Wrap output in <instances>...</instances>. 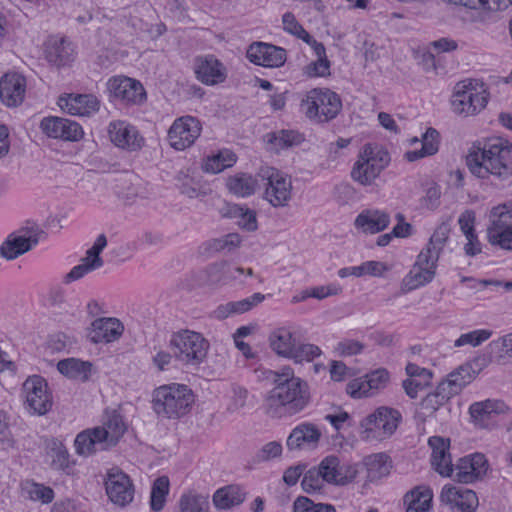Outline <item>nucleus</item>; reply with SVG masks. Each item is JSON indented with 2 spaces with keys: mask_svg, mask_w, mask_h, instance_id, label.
I'll return each instance as SVG.
<instances>
[{
  "mask_svg": "<svg viewBox=\"0 0 512 512\" xmlns=\"http://www.w3.org/2000/svg\"><path fill=\"white\" fill-rule=\"evenodd\" d=\"M269 378L274 387L264 399L266 414L272 418L295 415L304 410L310 402L307 382L295 376L290 366L270 371Z\"/></svg>",
  "mask_w": 512,
  "mask_h": 512,
  "instance_id": "nucleus-1",
  "label": "nucleus"
},
{
  "mask_svg": "<svg viewBox=\"0 0 512 512\" xmlns=\"http://www.w3.org/2000/svg\"><path fill=\"white\" fill-rule=\"evenodd\" d=\"M466 165L478 178L493 175L505 179L512 175V144L502 138L473 143L466 155Z\"/></svg>",
  "mask_w": 512,
  "mask_h": 512,
  "instance_id": "nucleus-2",
  "label": "nucleus"
},
{
  "mask_svg": "<svg viewBox=\"0 0 512 512\" xmlns=\"http://www.w3.org/2000/svg\"><path fill=\"white\" fill-rule=\"evenodd\" d=\"M357 474L358 469L355 464L343 463L339 457L328 455L317 466L304 473L301 486L307 493L320 491L325 484L345 486L352 483Z\"/></svg>",
  "mask_w": 512,
  "mask_h": 512,
  "instance_id": "nucleus-3",
  "label": "nucleus"
},
{
  "mask_svg": "<svg viewBox=\"0 0 512 512\" xmlns=\"http://www.w3.org/2000/svg\"><path fill=\"white\" fill-rule=\"evenodd\" d=\"M193 402L192 390L186 385L176 383L163 385L153 392V409L163 418L177 419L186 415Z\"/></svg>",
  "mask_w": 512,
  "mask_h": 512,
  "instance_id": "nucleus-4",
  "label": "nucleus"
},
{
  "mask_svg": "<svg viewBox=\"0 0 512 512\" xmlns=\"http://www.w3.org/2000/svg\"><path fill=\"white\" fill-rule=\"evenodd\" d=\"M300 107L310 121L323 124L337 117L342 109V101L330 89L315 88L307 92Z\"/></svg>",
  "mask_w": 512,
  "mask_h": 512,
  "instance_id": "nucleus-5",
  "label": "nucleus"
},
{
  "mask_svg": "<svg viewBox=\"0 0 512 512\" xmlns=\"http://www.w3.org/2000/svg\"><path fill=\"white\" fill-rule=\"evenodd\" d=\"M169 347L178 361L199 365L207 356L209 343L200 333L183 330L171 336Z\"/></svg>",
  "mask_w": 512,
  "mask_h": 512,
  "instance_id": "nucleus-6",
  "label": "nucleus"
},
{
  "mask_svg": "<svg viewBox=\"0 0 512 512\" xmlns=\"http://www.w3.org/2000/svg\"><path fill=\"white\" fill-rule=\"evenodd\" d=\"M488 96L483 83L477 80L460 81L452 95V110L458 115H475L486 107Z\"/></svg>",
  "mask_w": 512,
  "mask_h": 512,
  "instance_id": "nucleus-7",
  "label": "nucleus"
},
{
  "mask_svg": "<svg viewBox=\"0 0 512 512\" xmlns=\"http://www.w3.org/2000/svg\"><path fill=\"white\" fill-rule=\"evenodd\" d=\"M486 234L492 246L512 251V200L490 209Z\"/></svg>",
  "mask_w": 512,
  "mask_h": 512,
  "instance_id": "nucleus-8",
  "label": "nucleus"
},
{
  "mask_svg": "<svg viewBox=\"0 0 512 512\" xmlns=\"http://www.w3.org/2000/svg\"><path fill=\"white\" fill-rule=\"evenodd\" d=\"M258 176L266 181L264 198L273 207H285L292 197L291 178L273 167H262Z\"/></svg>",
  "mask_w": 512,
  "mask_h": 512,
  "instance_id": "nucleus-9",
  "label": "nucleus"
},
{
  "mask_svg": "<svg viewBox=\"0 0 512 512\" xmlns=\"http://www.w3.org/2000/svg\"><path fill=\"white\" fill-rule=\"evenodd\" d=\"M388 163L387 152H375L370 146H365L352 168L351 177L361 185H371Z\"/></svg>",
  "mask_w": 512,
  "mask_h": 512,
  "instance_id": "nucleus-10",
  "label": "nucleus"
},
{
  "mask_svg": "<svg viewBox=\"0 0 512 512\" xmlns=\"http://www.w3.org/2000/svg\"><path fill=\"white\" fill-rule=\"evenodd\" d=\"M23 393L26 399L25 403L32 414L43 416L51 410L53 396L43 377L39 375L28 377L23 383Z\"/></svg>",
  "mask_w": 512,
  "mask_h": 512,
  "instance_id": "nucleus-11",
  "label": "nucleus"
},
{
  "mask_svg": "<svg viewBox=\"0 0 512 512\" xmlns=\"http://www.w3.org/2000/svg\"><path fill=\"white\" fill-rule=\"evenodd\" d=\"M389 380V372L385 368H378L348 382L346 392L353 399L372 397L385 389Z\"/></svg>",
  "mask_w": 512,
  "mask_h": 512,
  "instance_id": "nucleus-12",
  "label": "nucleus"
},
{
  "mask_svg": "<svg viewBox=\"0 0 512 512\" xmlns=\"http://www.w3.org/2000/svg\"><path fill=\"white\" fill-rule=\"evenodd\" d=\"M429 251H421L409 273L402 280V290L412 291L430 283L436 274V255Z\"/></svg>",
  "mask_w": 512,
  "mask_h": 512,
  "instance_id": "nucleus-13",
  "label": "nucleus"
},
{
  "mask_svg": "<svg viewBox=\"0 0 512 512\" xmlns=\"http://www.w3.org/2000/svg\"><path fill=\"white\" fill-rule=\"evenodd\" d=\"M111 97L126 105H141L146 100L143 85L135 79L126 76H114L107 82Z\"/></svg>",
  "mask_w": 512,
  "mask_h": 512,
  "instance_id": "nucleus-14",
  "label": "nucleus"
},
{
  "mask_svg": "<svg viewBox=\"0 0 512 512\" xmlns=\"http://www.w3.org/2000/svg\"><path fill=\"white\" fill-rule=\"evenodd\" d=\"M199 120L192 116L177 118L168 130V141L175 150H185L194 144L201 134Z\"/></svg>",
  "mask_w": 512,
  "mask_h": 512,
  "instance_id": "nucleus-15",
  "label": "nucleus"
},
{
  "mask_svg": "<svg viewBox=\"0 0 512 512\" xmlns=\"http://www.w3.org/2000/svg\"><path fill=\"white\" fill-rule=\"evenodd\" d=\"M108 498L120 507H125L133 501L134 485L130 477L119 469H111L105 481Z\"/></svg>",
  "mask_w": 512,
  "mask_h": 512,
  "instance_id": "nucleus-16",
  "label": "nucleus"
},
{
  "mask_svg": "<svg viewBox=\"0 0 512 512\" xmlns=\"http://www.w3.org/2000/svg\"><path fill=\"white\" fill-rule=\"evenodd\" d=\"M45 238L46 233L38 227L27 229L24 235L11 234L1 245L0 254L7 260L16 259Z\"/></svg>",
  "mask_w": 512,
  "mask_h": 512,
  "instance_id": "nucleus-17",
  "label": "nucleus"
},
{
  "mask_svg": "<svg viewBox=\"0 0 512 512\" xmlns=\"http://www.w3.org/2000/svg\"><path fill=\"white\" fill-rule=\"evenodd\" d=\"M401 414L399 411L380 407L374 413L368 415L361 422V427L366 433L378 432L379 437H390L398 427Z\"/></svg>",
  "mask_w": 512,
  "mask_h": 512,
  "instance_id": "nucleus-18",
  "label": "nucleus"
},
{
  "mask_svg": "<svg viewBox=\"0 0 512 512\" xmlns=\"http://www.w3.org/2000/svg\"><path fill=\"white\" fill-rule=\"evenodd\" d=\"M39 127L47 137L63 141H79L84 134L77 122L57 116L43 118Z\"/></svg>",
  "mask_w": 512,
  "mask_h": 512,
  "instance_id": "nucleus-19",
  "label": "nucleus"
},
{
  "mask_svg": "<svg viewBox=\"0 0 512 512\" xmlns=\"http://www.w3.org/2000/svg\"><path fill=\"white\" fill-rule=\"evenodd\" d=\"M440 500L452 512H475L478 507V497L473 490L445 485L440 494Z\"/></svg>",
  "mask_w": 512,
  "mask_h": 512,
  "instance_id": "nucleus-20",
  "label": "nucleus"
},
{
  "mask_svg": "<svg viewBox=\"0 0 512 512\" xmlns=\"http://www.w3.org/2000/svg\"><path fill=\"white\" fill-rule=\"evenodd\" d=\"M108 133L115 146L130 152L141 149L145 142L137 128L126 121L111 122Z\"/></svg>",
  "mask_w": 512,
  "mask_h": 512,
  "instance_id": "nucleus-21",
  "label": "nucleus"
},
{
  "mask_svg": "<svg viewBox=\"0 0 512 512\" xmlns=\"http://www.w3.org/2000/svg\"><path fill=\"white\" fill-rule=\"evenodd\" d=\"M487 470V460L481 453L465 456L454 466L451 477L459 483H472L481 478Z\"/></svg>",
  "mask_w": 512,
  "mask_h": 512,
  "instance_id": "nucleus-22",
  "label": "nucleus"
},
{
  "mask_svg": "<svg viewBox=\"0 0 512 512\" xmlns=\"http://www.w3.org/2000/svg\"><path fill=\"white\" fill-rule=\"evenodd\" d=\"M57 104L62 111L74 116H90L100 109V101L93 94L62 95Z\"/></svg>",
  "mask_w": 512,
  "mask_h": 512,
  "instance_id": "nucleus-23",
  "label": "nucleus"
},
{
  "mask_svg": "<svg viewBox=\"0 0 512 512\" xmlns=\"http://www.w3.org/2000/svg\"><path fill=\"white\" fill-rule=\"evenodd\" d=\"M247 58L256 65L280 67L286 61V51L272 44L256 42L249 46Z\"/></svg>",
  "mask_w": 512,
  "mask_h": 512,
  "instance_id": "nucleus-24",
  "label": "nucleus"
},
{
  "mask_svg": "<svg viewBox=\"0 0 512 512\" xmlns=\"http://www.w3.org/2000/svg\"><path fill=\"white\" fill-rule=\"evenodd\" d=\"M194 69L197 79L208 86L220 84L227 77L226 68L213 55L197 57Z\"/></svg>",
  "mask_w": 512,
  "mask_h": 512,
  "instance_id": "nucleus-25",
  "label": "nucleus"
},
{
  "mask_svg": "<svg viewBox=\"0 0 512 512\" xmlns=\"http://www.w3.org/2000/svg\"><path fill=\"white\" fill-rule=\"evenodd\" d=\"M322 433L313 423H301L290 432L286 446L290 451L314 449L318 446Z\"/></svg>",
  "mask_w": 512,
  "mask_h": 512,
  "instance_id": "nucleus-26",
  "label": "nucleus"
},
{
  "mask_svg": "<svg viewBox=\"0 0 512 512\" xmlns=\"http://www.w3.org/2000/svg\"><path fill=\"white\" fill-rule=\"evenodd\" d=\"M428 444L432 449L430 461L433 469L443 477H451L454 465L449 453L450 441L433 436L429 438Z\"/></svg>",
  "mask_w": 512,
  "mask_h": 512,
  "instance_id": "nucleus-27",
  "label": "nucleus"
},
{
  "mask_svg": "<svg viewBox=\"0 0 512 512\" xmlns=\"http://www.w3.org/2000/svg\"><path fill=\"white\" fill-rule=\"evenodd\" d=\"M26 90V79L18 73H7L0 80V98L8 107L22 103Z\"/></svg>",
  "mask_w": 512,
  "mask_h": 512,
  "instance_id": "nucleus-28",
  "label": "nucleus"
},
{
  "mask_svg": "<svg viewBox=\"0 0 512 512\" xmlns=\"http://www.w3.org/2000/svg\"><path fill=\"white\" fill-rule=\"evenodd\" d=\"M124 326L116 318L95 319L88 332V338L93 343H110L118 340L123 334Z\"/></svg>",
  "mask_w": 512,
  "mask_h": 512,
  "instance_id": "nucleus-29",
  "label": "nucleus"
},
{
  "mask_svg": "<svg viewBox=\"0 0 512 512\" xmlns=\"http://www.w3.org/2000/svg\"><path fill=\"white\" fill-rule=\"evenodd\" d=\"M507 410L508 407L503 401L488 399L473 403L469 413L475 424L486 427L494 415L505 413Z\"/></svg>",
  "mask_w": 512,
  "mask_h": 512,
  "instance_id": "nucleus-30",
  "label": "nucleus"
},
{
  "mask_svg": "<svg viewBox=\"0 0 512 512\" xmlns=\"http://www.w3.org/2000/svg\"><path fill=\"white\" fill-rule=\"evenodd\" d=\"M265 300V295L262 293H254L250 297L239 301H231L219 305L213 312V315L218 320L226 319L232 315L246 313L252 310Z\"/></svg>",
  "mask_w": 512,
  "mask_h": 512,
  "instance_id": "nucleus-31",
  "label": "nucleus"
},
{
  "mask_svg": "<svg viewBox=\"0 0 512 512\" xmlns=\"http://www.w3.org/2000/svg\"><path fill=\"white\" fill-rule=\"evenodd\" d=\"M294 335L295 329L292 326H284L275 329L269 335L271 349L279 356L290 358L296 346Z\"/></svg>",
  "mask_w": 512,
  "mask_h": 512,
  "instance_id": "nucleus-32",
  "label": "nucleus"
},
{
  "mask_svg": "<svg viewBox=\"0 0 512 512\" xmlns=\"http://www.w3.org/2000/svg\"><path fill=\"white\" fill-rule=\"evenodd\" d=\"M46 454L51 459L50 467L66 474L73 472L74 462L70 461V455L63 444L57 438H51L46 442Z\"/></svg>",
  "mask_w": 512,
  "mask_h": 512,
  "instance_id": "nucleus-33",
  "label": "nucleus"
},
{
  "mask_svg": "<svg viewBox=\"0 0 512 512\" xmlns=\"http://www.w3.org/2000/svg\"><path fill=\"white\" fill-rule=\"evenodd\" d=\"M475 376L476 371L472 368L471 364L467 363L449 373L446 379L441 381L440 384L447 393L453 397L470 384Z\"/></svg>",
  "mask_w": 512,
  "mask_h": 512,
  "instance_id": "nucleus-34",
  "label": "nucleus"
},
{
  "mask_svg": "<svg viewBox=\"0 0 512 512\" xmlns=\"http://www.w3.org/2000/svg\"><path fill=\"white\" fill-rule=\"evenodd\" d=\"M46 59L55 66H65L74 60V48L72 43L65 38L51 39L45 50Z\"/></svg>",
  "mask_w": 512,
  "mask_h": 512,
  "instance_id": "nucleus-35",
  "label": "nucleus"
},
{
  "mask_svg": "<svg viewBox=\"0 0 512 512\" xmlns=\"http://www.w3.org/2000/svg\"><path fill=\"white\" fill-rule=\"evenodd\" d=\"M452 397L439 383L436 390L429 393L419 403L416 411V417L422 422H425L429 417H432L436 411L445 405Z\"/></svg>",
  "mask_w": 512,
  "mask_h": 512,
  "instance_id": "nucleus-36",
  "label": "nucleus"
},
{
  "mask_svg": "<svg viewBox=\"0 0 512 512\" xmlns=\"http://www.w3.org/2000/svg\"><path fill=\"white\" fill-rule=\"evenodd\" d=\"M390 223L389 215L380 210H365L355 219V226L365 233L375 234L383 231Z\"/></svg>",
  "mask_w": 512,
  "mask_h": 512,
  "instance_id": "nucleus-37",
  "label": "nucleus"
},
{
  "mask_svg": "<svg viewBox=\"0 0 512 512\" xmlns=\"http://www.w3.org/2000/svg\"><path fill=\"white\" fill-rule=\"evenodd\" d=\"M74 446L76 453L83 457L94 454L98 449L108 448L104 438L96 432V427L80 432L74 440Z\"/></svg>",
  "mask_w": 512,
  "mask_h": 512,
  "instance_id": "nucleus-38",
  "label": "nucleus"
},
{
  "mask_svg": "<svg viewBox=\"0 0 512 512\" xmlns=\"http://www.w3.org/2000/svg\"><path fill=\"white\" fill-rule=\"evenodd\" d=\"M433 499L432 489L428 486H417L405 494L406 512H430Z\"/></svg>",
  "mask_w": 512,
  "mask_h": 512,
  "instance_id": "nucleus-39",
  "label": "nucleus"
},
{
  "mask_svg": "<svg viewBox=\"0 0 512 512\" xmlns=\"http://www.w3.org/2000/svg\"><path fill=\"white\" fill-rule=\"evenodd\" d=\"M125 431L126 425L122 417L115 412L107 416L101 427H96V432L104 438L108 447L116 445Z\"/></svg>",
  "mask_w": 512,
  "mask_h": 512,
  "instance_id": "nucleus-40",
  "label": "nucleus"
},
{
  "mask_svg": "<svg viewBox=\"0 0 512 512\" xmlns=\"http://www.w3.org/2000/svg\"><path fill=\"white\" fill-rule=\"evenodd\" d=\"M422 147L412 151H407L404 157L409 162H414L424 157L432 156L439 150L440 133L433 127L427 128L421 137Z\"/></svg>",
  "mask_w": 512,
  "mask_h": 512,
  "instance_id": "nucleus-41",
  "label": "nucleus"
},
{
  "mask_svg": "<svg viewBox=\"0 0 512 512\" xmlns=\"http://www.w3.org/2000/svg\"><path fill=\"white\" fill-rule=\"evenodd\" d=\"M57 369L68 378L86 382L91 374L92 363L76 358H67L58 362Z\"/></svg>",
  "mask_w": 512,
  "mask_h": 512,
  "instance_id": "nucleus-42",
  "label": "nucleus"
},
{
  "mask_svg": "<svg viewBox=\"0 0 512 512\" xmlns=\"http://www.w3.org/2000/svg\"><path fill=\"white\" fill-rule=\"evenodd\" d=\"M246 498L244 490L237 485H229L218 489L213 495V503L217 509H230L240 505Z\"/></svg>",
  "mask_w": 512,
  "mask_h": 512,
  "instance_id": "nucleus-43",
  "label": "nucleus"
},
{
  "mask_svg": "<svg viewBox=\"0 0 512 512\" xmlns=\"http://www.w3.org/2000/svg\"><path fill=\"white\" fill-rule=\"evenodd\" d=\"M363 463L367 470V478L370 481H376L389 475L392 468L390 458L385 453L369 455Z\"/></svg>",
  "mask_w": 512,
  "mask_h": 512,
  "instance_id": "nucleus-44",
  "label": "nucleus"
},
{
  "mask_svg": "<svg viewBox=\"0 0 512 512\" xmlns=\"http://www.w3.org/2000/svg\"><path fill=\"white\" fill-rule=\"evenodd\" d=\"M234 272L242 274L244 270L241 267H231L226 262L212 263L202 272L203 281L208 285L224 283L228 276H234Z\"/></svg>",
  "mask_w": 512,
  "mask_h": 512,
  "instance_id": "nucleus-45",
  "label": "nucleus"
},
{
  "mask_svg": "<svg viewBox=\"0 0 512 512\" xmlns=\"http://www.w3.org/2000/svg\"><path fill=\"white\" fill-rule=\"evenodd\" d=\"M178 507L179 512H210L209 495L188 491L181 495Z\"/></svg>",
  "mask_w": 512,
  "mask_h": 512,
  "instance_id": "nucleus-46",
  "label": "nucleus"
},
{
  "mask_svg": "<svg viewBox=\"0 0 512 512\" xmlns=\"http://www.w3.org/2000/svg\"><path fill=\"white\" fill-rule=\"evenodd\" d=\"M257 182L249 174L241 173L227 180V187L231 193L239 197H248L255 192Z\"/></svg>",
  "mask_w": 512,
  "mask_h": 512,
  "instance_id": "nucleus-47",
  "label": "nucleus"
},
{
  "mask_svg": "<svg viewBox=\"0 0 512 512\" xmlns=\"http://www.w3.org/2000/svg\"><path fill=\"white\" fill-rule=\"evenodd\" d=\"M237 157L235 153L228 149L219 151L218 154L208 157L204 163V170L209 173H220L224 169L234 165Z\"/></svg>",
  "mask_w": 512,
  "mask_h": 512,
  "instance_id": "nucleus-48",
  "label": "nucleus"
},
{
  "mask_svg": "<svg viewBox=\"0 0 512 512\" xmlns=\"http://www.w3.org/2000/svg\"><path fill=\"white\" fill-rule=\"evenodd\" d=\"M169 487V479L166 476H161L154 480L150 495V507L153 511H161L163 509L169 493Z\"/></svg>",
  "mask_w": 512,
  "mask_h": 512,
  "instance_id": "nucleus-49",
  "label": "nucleus"
},
{
  "mask_svg": "<svg viewBox=\"0 0 512 512\" xmlns=\"http://www.w3.org/2000/svg\"><path fill=\"white\" fill-rule=\"evenodd\" d=\"M449 233V223H441L430 237L429 243L427 244L426 248H424L422 251H429V254L434 256L436 255V259L438 260L440 252L442 251V248L448 239Z\"/></svg>",
  "mask_w": 512,
  "mask_h": 512,
  "instance_id": "nucleus-50",
  "label": "nucleus"
},
{
  "mask_svg": "<svg viewBox=\"0 0 512 512\" xmlns=\"http://www.w3.org/2000/svg\"><path fill=\"white\" fill-rule=\"evenodd\" d=\"M231 214L237 219V224L244 230L255 231L258 227L256 213L248 208L235 205Z\"/></svg>",
  "mask_w": 512,
  "mask_h": 512,
  "instance_id": "nucleus-51",
  "label": "nucleus"
},
{
  "mask_svg": "<svg viewBox=\"0 0 512 512\" xmlns=\"http://www.w3.org/2000/svg\"><path fill=\"white\" fill-rule=\"evenodd\" d=\"M492 335V332L487 329H478L473 330L468 333L461 334L454 342L455 347H462L465 345H470L472 347H477L481 345L483 342L488 340Z\"/></svg>",
  "mask_w": 512,
  "mask_h": 512,
  "instance_id": "nucleus-52",
  "label": "nucleus"
},
{
  "mask_svg": "<svg viewBox=\"0 0 512 512\" xmlns=\"http://www.w3.org/2000/svg\"><path fill=\"white\" fill-rule=\"evenodd\" d=\"M282 444L278 441H270L258 449L253 456V463L260 464L278 458L282 454Z\"/></svg>",
  "mask_w": 512,
  "mask_h": 512,
  "instance_id": "nucleus-53",
  "label": "nucleus"
},
{
  "mask_svg": "<svg viewBox=\"0 0 512 512\" xmlns=\"http://www.w3.org/2000/svg\"><path fill=\"white\" fill-rule=\"evenodd\" d=\"M242 239L237 233H229L220 238L212 239L209 242V247L216 252L228 251L231 252L238 248Z\"/></svg>",
  "mask_w": 512,
  "mask_h": 512,
  "instance_id": "nucleus-54",
  "label": "nucleus"
},
{
  "mask_svg": "<svg viewBox=\"0 0 512 512\" xmlns=\"http://www.w3.org/2000/svg\"><path fill=\"white\" fill-rule=\"evenodd\" d=\"M270 141L281 148H289L301 144L304 137L295 130H281Z\"/></svg>",
  "mask_w": 512,
  "mask_h": 512,
  "instance_id": "nucleus-55",
  "label": "nucleus"
},
{
  "mask_svg": "<svg viewBox=\"0 0 512 512\" xmlns=\"http://www.w3.org/2000/svg\"><path fill=\"white\" fill-rule=\"evenodd\" d=\"M321 353L322 351L317 345L307 343L295 346L290 358L296 363L311 362L319 357Z\"/></svg>",
  "mask_w": 512,
  "mask_h": 512,
  "instance_id": "nucleus-56",
  "label": "nucleus"
},
{
  "mask_svg": "<svg viewBox=\"0 0 512 512\" xmlns=\"http://www.w3.org/2000/svg\"><path fill=\"white\" fill-rule=\"evenodd\" d=\"M330 61L326 53L324 56H317V60L309 63L304 68V73L308 77H325L330 75Z\"/></svg>",
  "mask_w": 512,
  "mask_h": 512,
  "instance_id": "nucleus-57",
  "label": "nucleus"
},
{
  "mask_svg": "<svg viewBox=\"0 0 512 512\" xmlns=\"http://www.w3.org/2000/svg\"><path fill=\"white\" fill-rule=\"evenodd\" d=\"M29 498L33 501H40L43 504H48L54 499V491L43 484L31 483L27 487Z\"/></svg>",
  "mask_w": 512,
  "mask_h": 512,
  "instance_id": "nucleus-58",
  "label": "nucleus"
},
{
  "mask_svg": "<svg viewBox=\"0 0 512 512\" xmlns=\"http://www.w3.org/2000/svg\"><path fill=\"white\" fill-rule=\"evenodd\" d=\"M49 306L59 313H70L72 306L66 299L65 292L62 289H52L48 295Z\"/></svg>",
  "mask_w": 512,
  "mask_h": 512,
  "instance_id": "nucleus-59",
  "label": "nucleus"
},
{
  "mask_svg": "<svg viewBox=\"0 0 512 512\" xmlns=\"http://www.w3.org/2000/svg\"><path fill=\"white\" fill-rule=\"evenodd\" d=\"M283 28L286 32L301 39L302 37H308V32L303 26L296 20L295 16L291 12H287L282 17Z\"/></svg>",
  "mask_w": 512,
  "mask_h": 512,
  "instance_id": "nucleus-60",
  "label": "nucleus"
},
{
  "mask_svg": "<svg viewBox=\"0 0 512 512\" xmlns=\"http://www.w3.org/2000/svg\"><path fill=\"white\" fill-rule=\"evenodd\" d=\"M364 349V344L357 340L346 339L339 342L336 346V351L341 356H353L360 354Z\"/></svg>",
  "mask_w": 512,
  "mask_h": 512,
  "instance_id": "nucleus-61",
  "label": "nucleus"
},
{
  "mask_svg": "<svg viewBox=\"0 0 512 512\" xmlns=\"http://www.w3.org/2000/svg\"><path fill=\"white\" fill-rule=\"evenodd\" d=\"M458 223L465 237H472V234L475 233V212L473 210H465L459 216Z\"/></svg>",
  "mask_w": 512,
  "mask_h": 512,
  "instance_id": "nucleus-62",
  "label": "nucleus"
},
{
  "mask_svg": "<svg viewBox=\"0 0 512 512\" xmlns=\"http://www.w3.org/2000/svg\"><path fill=\"white\" fill-rule=\"evenodd\" d=\"M429 384H430V381L408 378L402 382V387H403L405 393L410 398H416L418 395V392L420 390H423Z\"/></svg>",
  "mask_w": 512,
  "mask_h": 512,
  "instance_id": "nucleus-63",
  "label": "nucleus"
},
{
  "mask_svg": "<svg viewBox=\"0 0 512 512\" xmlns=\"http://www.w3.org/2000/svg\"><path fill=\"white\" fill-rule=\"evenodd\" d=\"M308 290L310 293V297L322 300L328 296L338 295L341 292V287L335 284H330L327 286L313 287Z\"/></svg>",
  "mask_w": 512,
  "mask_h": 512,
  "instance_id": "nucleus-64",
  "label": "nucleus"
}]
</instances>
